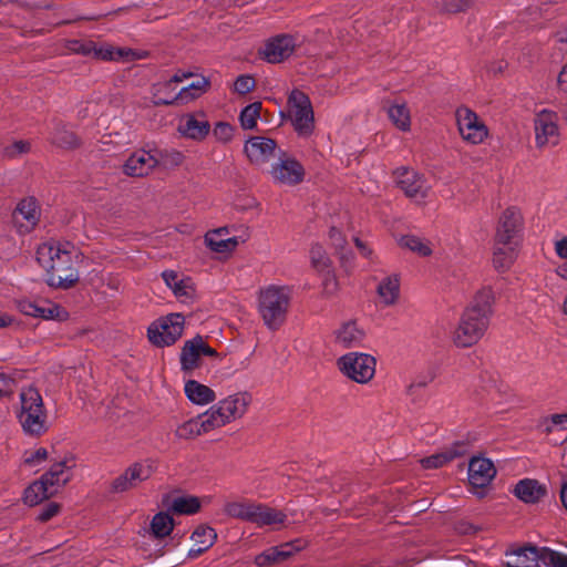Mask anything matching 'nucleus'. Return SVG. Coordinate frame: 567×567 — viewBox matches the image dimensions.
I'll use <instances>...</instances> for the list:
<instances>
[{"label":"nucleus","mask_w":567,"mask_h":567,"mask_svg":"<svg viewBox=\"0 0 567 567\" xmlns=\"http://www.w3.org/2000/svg\"><path fill=\"white\" fill-rule=\"evenodd\" d=\"M251 402L252 396L246 391L227 395L205 412L179 424L175 433L179 439H193L220 429L244 417Z\"/></svg>","instance_id":"obj_1"},{"label":"nucleus","mask_w":567,"mask_h":567,"mask_svg":"<svg viewBox=\"0 0 567 567\" xmlns=\"http://www.w3.org/2000/svg\"><path fill=\"white\" fill-rule=\"evenodd\" d=\"M75 250L70 243L45 241L37 249V260L43 268L50 287L68 289L79 280L74 268Z\"/></svg>","instance_id":"obj_2"},{"label":"nucleus","mask_w":567,"mask_h":567,"mask_svg":"<svg viewBox=\"0 0 567 567\" xmlns=\"http://www.w3.org/2000/svg\"><path fill=\"white\" fill-rule=\"evenodd\" d=\"M16 415L23 432L28 435L40 436L50 427L42 395L34 386L21 389Z\"/></svg>","instance_id":"obj_3"},{"label":"nucleus","mask_w":567,"mask_h":567,"mask_svg":"<svg viewBox=\"0 0 567 567\" xmlns=\"http://www.w3.org/2000/svg\"><path fill=\"white\" fill-rule=\"evenodd\" d=\"M291 293L290 287L279 285H269L260 290L258 310L269 329L276 330L285 321Z\"/></svg>","instance_id":"obj_4"},{"label":"nucleus","mask_w":567,"mask_h":567,"mask_svg":"<svg viewBox=\"0 0 567 567\" xmlns=\"http://www.w3.org/2000/svg\"><path fill=\"white\" fill-rule=\"evenodd\" d=\"M489 323L472 312L463 310L455 328L451 331V342L457 349L476 346L485 336Z\"/></svg>","instance_id":"obj_5"},{"label":"nucleus","mask_w":567,"mask_h":567,"mask_svg":"<svg viewBox=\"0 0 567 567\" xmlns=\"http://www.w3.org/2000/svg\"><path fill=\"white\" fill-rule=\"evenodd\" d=\"M455 122L461 138L470 145L483 144L489 136L485 122L468 106L455 110Z\"/></svg>","instance_id":"obj_6"},{"label":"nucleus","mask_w":567,"mask_h":567,"mask_svg":"<svg viewBox=\"0 0 567 567\" xmlns=\"http://www.w3.org/2000/svg\"><path fill=\"white\" fill-rule=\"evenodd\" d=\"M289 118L300 137H308L315 130V115L309 97L301 91L291 92L289 100Z\"/></svg>","instance_id":"obj_7"},{"label":"nucleus","mask_w":567,"mask_h":567,"mask_svg":"<svg viewBox=\"0 0 567 567\" xmlns=\"http://www.w3.org/2000/svg\"><path fill=\"white\" fill-rule=\"evenodd\" d=\"M396 186L403 194L416 204H423L432 192L426 177L417 171L402 166L393 173Z\"/></svg>","instance_id":"obj_8"},{"label":"nucleus","mask_w":567,"mask_h":567,"mask_svg":"<svg viewBox=\"0 0 567 567\" xmlns=\"http://www.w3.org/2000/svg\"><path fill=\"white\" fill-rule=\"evenodd\" d=\"M340 372L357 383L369 382L375 373V359L367 353L349 352L338 359Z\"/></svg>","instance_id":"obj_9"},{"label":"nucleus","mask_w":567,"mask_h":567,"mask_svg":"<svg viewBox=\"0 0 567 567\" xmlns=\"http://www.w3.org/2000/svg\"><path fill=\"white\" fill-rule=\"evenodd\" d=\"M184 324L185 319L181 313L159 318L148 327V339L157 347L171 346L183 334Z\"/></svg>","instance_id":"obj_10"},{"label":"nucleus","mask_w":567,"mask_h":567,"mask_svg":"<svg viewBox=\"0 0 567 567\" xmlns=\"http://www.w3.org/2000/svg\"><path fill=\"white\" fill-rule=\"evenodd\" d=\"M72 50L105 61H132L141 58V54L131 49L114 48L109 43H96L92 41L83 43L75 42Z\"/></svg>","instance_id":"obj_11"},{"label":"nucleus","mask_w":567,"mask_h":567,"mask_svg":"<svg viewBox=\"0 0 567 567\" xmlns=\"http://www.w3.org/2000/svg\"><path fill=\"white\" fill-rule=\"evenodd\" d=\"M155 472V463L152 460H143L130 465L112 483V488L116 493L126 492L135 488L147 481Z\"/></svg>","instance_id":"obj_12"},{"label":"nucleus","mask_w":567,"mask_h":567,"mask_svg":"<svg viewBox=\"0 0 567 567\" xmlns=\"http://www.w3.org/2000/svg\"><path fill=\"white\" fill-rule=\"evenodd\" d=\"M19 311L25 316L43 320L63 321L68 319V312L60 306L49 301L20 300L17 302Z\"/></svg>","instance_id":"obj_13"},{"label":"nucleus","mask_w":567,"mask_h":567,"mask_svg":"<svg viewBox=\"0 0 567 567\" xmlns=\"http://www.w3.org/2000/svg\"><path fill=\"white\" fill-rule=\"evenodd\" d=\"M176 130L186 140L202 142L210 133V124L204 113H187L178 118Z\"/></svg>","instance_id":"obj_14"},{"label":"nucleus","mask_w":567,"mask_h":567,"mask_svg":"<svg viewBox=\"0 0 567 567\" xmlns=\"http://www.w3.org/2000/svg\"><path fill=\"white\" fill-rule=\"evenodd\" d=\"M298 42V38L288 34L274 37L265 43L260 55L269 63H279L295 52Z\"/></svg>","instance_id":"obj_15"},{"label":"nucleus","mask_w":567,"mask_h":567,"mask_svg":"<svg viewBox=\"0 0 567 567\" xmlns=\"http://www.w3.org/2000/svg\"><path fill=\"white\" fill-rule=\"evenodd\" d=\"M523 216L517 207H507L499 216L495 239L499 244L517 243Z\"/></svg>","instance_id":"obj_16"},{"label":"nucleus","mask_w":567,"mask_h":567,"mask_svg":"<svg viewBox=\"0 0 567 567\" xmlns=\"http://www.w3.org/2000/svg\"><path fill=\"white\" fill-rule=\"evenodd\" d=\"M558 116L549 110H542L535 118L536 143L539 147L558 143Z\"/></svg>","instance_id":"obj_17"},{"label":"nucleus","mask_w":567,"mask_h":567,"mask_svg":"<svg viewBox=\"0 0 567 567\" xmlns=\"http://www.w3.org/2000/svg\"><path fill=\"white\" fill-rule=\"evenodd\" d=\"M277 144L264 136H252L245 142L244 152L251 164L261 167L275 157Z\"/></svg>","instance_id":"obj_18"},{"label":"nucleus","mask_w":567,"mask_h":567,"mask_svg":"<svg viewBox=\"0 0 567 567\" xmlns=\"http://www.w3.org/2000/svg\"><path fill=\"white\" fill-rule=\"evenodd\" d=\"M159 165L157 153L146 150L133 152L123 164V172L127 176L143 177Z\"/></svg>","instance_id":"obj_19"},{"label":"nucleus","mask_w":567,"mask_h":567,"mask_svg":"<svg viewBox=\"0 0 567 567\" xmlns=\"http://www.w3.org/2000/svg\"><path fill=\"white\" fill-rule=\"evenodd\" d=\"M269 173L272 181L280 185L298 184L305 176L301 164L291 157L279 158L271 165Z\"/></svg>","instance_id":"obj_20"},{"label":"nucleus","mask_w":567,"mask_h":567,"mask_svg":"<svg viewBox=\"0 0 567 567\" xmlns=\"http://www.w3.org/2000/svg\"><path fill=\"white\" fill-rule=\"evenodd\" d=\"M40 219V208L34 198L22 199L12 215L14 227L20 234L32 230Z\"/></svg>","instance_id":"obj_21"},{"label":"nucleus","mask_w":567,"mask_h":567,"mask_svg":"<svg viewBox=\"0 0 567 567\" xmlns=\"http://www.w3.org/2000/svg\"><path fill=\"white\" fill-rule=\"evenodd\" d=\"M75 465L74 456L71 454L65 455L62 460L53 463L50 470L41 477L45 480L49 488L56 494L72 478Z\"/></svg>","instance_id":"obj_22"},{"label":"nucleus","mask_w":567,"mask_h":567,"mask_svg":"<svg viewBox=\"0 0 567 567\" xmlns=\"http://www.w3.org/2000/svg\"><path fill=\"white\" fill-rule=\"evenodd\" d=\"M245 240L243 237H230L227 227L209 230L205 235L206 246L216 254H230Z\"/></svg>","instance_id":"obj_23"},{"label":"nucleus","mask_w":567,"mask_h":567,"mask_svg":"<svg viewBox=\"0 0 567 567\" xmlns=\"http://www.w3.org/2000/svg\"><path fill=\"white\" fill-rule=\"evenodd\" d=\"M496 475V468L489 458L473 456L468 463V481L473 486L484 487Z\"/></svg>","instance_id":"obj_24"},{"label":"nucleus","mask_w":567,"mask_h":567,"mask_svg":"<svg viewBox=\"0 0 567 567\" xmlns=\"http://www.w3.org/2000/svg\"><path fill=\"white\" fill-rule=\"evenodd\" d=\"M305 546V543L301 540H295L291 543H286L284 545H280L278 547H272L264 553L259 554L255 558V563L258 566H268L271 564L280 563L289 557H291L293 554L301 550Z\"/></svg>","instance_id":"obj_25"},{"label":"nucleus","mask_w":567,"mask_h":567,"mask_svg":"<svg viewBox=\"0 0 567 567\" xmlns=\"http://www.w3.org/2000/svg\"><path fill=\"white\" fill-rule=\"evenodd\" d=\"M494 301V290L491 287H483L475 293L473 300L464 310L472 312L478 318H483L484 321L489 323V319L493 313Z\"/></svg>","instance_id":"obj_26"},{"label":"nucleus","mask_w":567,"mask_h":567,"mask_svg":"<svg viewBox=\"0 0 567 567\" xmlns=\"http://www.w3.org/2000/svg\"><path fill=\"white\" fill-rule=\"evenodd\" d=\"M184 393L192 404L198 406L208 405L216 400V392L210 386L194 379L184 380Z\"/></svg>","instance_id":"obj_27"},{"label":"nucleus","mask_w":567,"mask_h":567,"mask_svg":"<svg viewBox=\"0 0 567 567\" xmlns=\"http://www.w3.org/2000/svg\"><path fill=\"white\" fill-rule=\"evenodd\" d=\"M540 551L536 547H523L506 551V567H539Z\"/></svg>","instance_id":"obj_28"},{"label":"nucleus","mask_w":567,"mask_h":567,"mask_svg":"<svg viewBox=\"0 0 567 567\" xmlns=\"http://www.w3.org/2000/svg\"><path fill=\"white\" fill-rule=\"evenodd\" d=\"M514 494L519 501L534 504L539 502L547 494V488L536 480L524 478L515 485Z\"/></svg>","instance_id":"obj_29"},{"label":"nucleus","mask_w":567,"mask_h":567,"mask_svg":"<svg viewBox=\"0 0 567 567\" xmlns=\"http://www.w3.org/2000/svg\"><path fill=\"white\" fill-rule=\"evenodd\" d=\"M396 243L402 249L411 251L419 257H430L433 254L432 243L414 234L402 235L398 237Z\"/></svg>","instance_id":"obj_30"},{"label":"nucleus","mask_w":567,"mask_h":567,"mask_svg":"<svg viewBox=\"0 0 567 567\" xmlns=\"http://www.w3.org/2000/svg\"><path fill=\"white\" fill-rule=\"evenodd\" d=\"M217 538V534L212 527L198 526L192 534L193 547L188 551L192 558L197 557L203 551L212 547Z\"/></svg>","instance_id":"obj_31"},{"label":"nucleus","mask_w":567,"mask_h":567,"mask_svg":"<svg viewBox=\"0 0 567 567\" xmlns=\"http://www.w3.org/2000/svg\"><path fill=\"white\" fill-rule=\"evenodd\" d=\"M164 505L169 512L179 515H192L197 513L200 508L199 499L192 495L166 497Z\"/></svg>","instance_id":"obj_32"},{"label":"nucleus","mask_w":567,"mask_h":567,"mask_svg":"<svg viewBox=\"0 0 567 567\" xmlns=\"http://www.w3.org/2000/svg\"><path fill=\"white\" fill-rule=\"evenodd\" d=\"M517 243L499 244L495 240L493 266L499 270H507L516 259Z\"/></svg>","instance_id":"obj_33"},{"label":"nucleus","mask_w":567,"mask_h":567,"mask_svg":"<svg viewBox=\"0 0 567 567\" xmlns=\"http://www.w3.org/2000/svg\"><path fill=\"white\" fill-rule=\"evenodd\" d=\"M336 341L344 348L355 347L363 339V331L353 321L342 323L334 331Z\"/></svg>","instance_id":"obj_34"},{"label":"nucleus","mask_w":567,"mask_h":567,"mask_svg":"<svg viewBox=\"0 0 567 567\" xmlns=\"http://www.w3.org/2000/svg\"><path fill=\"white\" fill-rule=\"evenodd\" d=\"M53 495H55L54 492L49 488L45 480L41 477L25 488L23 494V502L29 506H35Z\"/></svg>","instance_id":"obj_35"},{"label":"nucleus","mask_w":567,"mask_h":567,"mask_svg":"<svg viewBox=\"0 0 567 567\" xmlns=\"http://www.w3.org/2000/svg\"><path fill=\"white\" fill-rule=\"evenodd\" d=\"M203 352L199 350L196 338L185 342L181 352V368L183 371H193L199 365V359Z\"/></svg>","instance_id":"obj_36"},{"label":"nucleus","mask_w":567,"mask_h":567,"mask_svg":"<svg viewBox=\"0 0 567 567\" xmlns=\"http://www.w3.org/2000/svg\"><path fill=\"white\" fill-rule=\"evenodd\" d=\"M286 520L287 515L284 512L258 504V509L255 511L252 523L258 526H266L282 525Z\"/></svg>","instance_id":"obj_37"},{"label":"nucleus","mask_w":567,"mask_h":567,"mask_svg":"<svg viewBox=\"0 0 567 567\" xmlns=\"http://www.w3.org/2000/svg\"><path fill=\"white\" fill-rule=\"evenodd\" d=\"M392 125L403 133L411 131V110L405 102L392 104Z\"/></svg>","instance_id":"obj_38"},{"label":"nucleus","mask_w":567,"mask_h":567,"mask_svg":"<svg viewBox=\"0 0 567 567\" xmlns=\"http://www.w3.org/2000/svg\"><path fill=\"white\" fill-rule=\"evenodd\" d=\"M258 509L257 503L251 502H231L225 505V513L234 518H239L252 523L255 511Z\"/></svg>","instance_id":"obj_39"},{"label":"nucleus","mask_w":567,"mask_h":567,"mask_svg":"<svg viewBox=\"0 0 567 567\" xmlns=\"http://www.w3.org/2000/svg\"><path fill=\"white\" fill-rule=\"evenodd\" d=\"M209 85V81L204 78H197L195 81H193L189 85L183 87L176 99H181L184 102L192 101L202 94H204Z\"/></svg>","instance_id":"obj_40"},{"label":"nucleus","mask_w":567,"mask_h":567,"mask_svg":"<svg viewBox=\"0 0 567 567\" xmlns=\"http://www.w3.org/2000/svg\"><path fill=\"white\" fill-rule=\"evenodd\" d=\"M261 103L254 102L245 106L239 114V123L243 130H254L260 117Z\"/></svg>","instance_id":"obj_41"},{"label":"nucleus","mask_w":567,"mask_h":567,"mask_svg":"<svg viewBox=\"0 0 567 567\" xmlns=\"http://www.w3.org/2000/svg\"><path fill=\"white\" fill-rule=\"evenodd\" d=\"M174 527L173 518L168 513H157L151 523V529L155 537L162 538L171 534Z\"/></svg>","instance_id":"obj_42"},{"label":"nucleus","mask_w":567,"mask_h":567,"mask_svg":"<svg viewBox=\"0 0 567 567\" xmlns=\"http://www.w3.org/2000/svg\"><path fill=\"white\" fill-rule=\"evenodd\" d=\"M348 226H349L348 217L343 216V218L333 223L330 227L329 239L331 241V245L338 250L343 249V247L346 245L344 229Z\"/></svg>","instance_id":"obj_43"},{"label":"nucleus","mask_w":567,"mask_h":567,"mask_svg":"<svg viewBox=\"0 0 567 567\" xmlns=\"http://www.w3.org/2000/svg\"><path fill=\"white\" fill-rule=\"evenodd\" d=\"M458 453L456 450H446L421 460V464L424 468H437L441 467L452 460H454Z\"/></svg>","instance_id":"obj_44"},{"label":"nucleus","mask_w":567,"mask_h":567,"mask_svg":"<svg viewBox=\"0 0 567 567\" xmlns=\"http://www.w3.org/2000/svg\"><path fill=\"white\" fill-rule=\"evenodd\" d=\"M210 131L217 143L228 144L234 140L236 128L228 122L219 121L215 123L213 128L210 127Z\"/></svg>","instance_id":"obj_45"},{"label":"nucleus","mask_w":567,"mask_h":567,"mask_svg":"<svg viewBox=\"0 0 567 567\" xmlns=\"http://www.w3.org/2000/svg\"><path fill=\"white\" fill-rule=\"evenodd\" d=\"M540 563L547 567H567V554L550 548H542Z\"/></svg>","instance_id":"obj_46"},{"label":"nucleus","mask_w":567,"mask_h":567,"mask_svg":"<svg viewBox=\"0 0 567 567\" xmlns=\"http://www.w3.org/2000/svg\"><path fill=\"white\" fill-rule=\"evenodd\" d=\"M310 261L312 267L319 272L330 269L329 257L323 247L318 244L312 245L310 248Z\"/></svg>","instance_id":"obj_47"},{"label":"nucleus","mask_w":567,"mask_h":567,"mask_svg":"<svg viewBox=\"0 0 567 567\" xmlns=\"http://www.w3.org/2000/svg\"><path fill=\"white\" fill-rule=\"evenodd\" d=\"M48 458V451L44 447L25 451L23 454V464L29 468H37Z\"/></svg>","instance_id":"obj_48"},{"label":"nucleus","mask_w":567,"mask_h":567,"mask_svg":"<svg viewBox=\"0 0 567 567\" xmlns=\"http://www.w3.org/2000/svg\"><path fill=\"white\" fill-rule=\"evenodd\" d=\"M52 142L61 147H73L78 140L73 132L66 130L65 126H59L52 135Z\"/></svg>","instance_id":"obj_49"},{"label":"nucleus","mask_w":567,"mask_h":567,"mask_svg":"<svg viewBox=\"0 0 567 567\" xmlns=\"http://www.w3.org/2000/svg\"><path fill=\"white\" fill-rule=\"evenodd\" d=\"M475 0H442L439 10L445 13H460L468 10Z\"/></svg>","instance_id":"obj_50"},{"label":"nucleus","mask_w":567,"mask_h":567,"mask_svg":"<svg viewBox=\"0 0 567 567\" xmlns=\"http://www.w3.org/2000/svg\"><path fill=\"white\" fill-rule=\"evenodd\" d=\"M31 148V145L28 141H13L2 148L3 156L8 158H16L23 154H27Z\"/></svg>","instance_id":"obj_51"},{"label":"nucleus","mask_w":567,"mask_h":567,"mask_svg":"<svg viewBox=\"0 0 567 567\" xmlns=\"http://www.w3.org/2000/svg\"><path fill=\"white\" fill-rule=\"evenodd\" d=\"M174 295L183 302H188L195 296V288L190 279H181L172 289Z\"/></svg>","instance_id":"obj_52"},{"label":"nucleus","mask_w":567,"mask_h":567,"mask_svg":"<svg viewBox=\"0 0 567 567\" xmlns=\"http://www.w3.org/2000/svg\"><path fill=\"white\" fill-rule=\"evenodd\" d=\"M544 430L546 433L553 432L555 429H567V413H557L546 417L543 421Z\"/></svg>","instance_id":"obj_53"},{"label":"nucleus","mask_w":567,"mask_h":567,"mask_svg":"<svg viewBox=\"0 0 567 567\" xmlns=\"http://www.w3.org/2000/svg\"><path fill=\"white\" fill-rule=\"evenodd\" d=\"M159 158V165L165 167L178 166L183 161V155L177 151H166L157 154Z\"/></svg>","instance_id":"obj_54"},{"label":"nucleus","mask_w":567,"mask_h":567,"mask_svg":"<svg viewBox=\"0 0 567 567\" xmlns=\"http://www.w3.org/2000/svg\"><path fill=\"white\" fill-rule=\"evenodd\" d=\"M255 87V80L249 75H240L234 82V91L240 95L249 93Z\"/></svg>","instance_id":"obj_55"},{"label":"nucleus","mask_w":567,"mask_h":567,"mask_svg":"<svg viewBox=\"0 0 567 567\" xmlns=\"http://www.w3.org/2000/svg\"><path fill=\"white\" fill-rule=\"evenodd\" d=\"M323 274L326 275L323 279V292L327 296H331L338 290V281L336 276L330 272V269L326 270Z\"/></svg>","instance_id":"obj_56"},{"label":"nucleus","mask_w":567,"mask_h":567,"mask_svg":"<svg viewBox=\"0 0 567 567\" xmlns=\"http://www.w3.org/2000/svg\"><path fill=\"white\" fill-rule=\"evenodd\" d=\"M59 505L55 504V503H50L49 505H47L42 512L40 513L39 515V519L40 520H48L50 519L51 517L55 516L58 513H59Z\"/></svg>","instance_id":"obj_57"},{"label":"nucleus","mask_w":567,"mask_h":567,"mask_svg":"<svg viewBox=\"0 0 567 567\" xmlns=\"http://www.w3.org/2000/svg\"><path fill=\"white\" fill-rule=\"evenodd\" d=\"M378 293L381 298V300L385 303V305H389L390 303V281L388 279H385L384 281H382L379 287H378Z\"/></svg>","instance_id":"obj_58"},{"label":"nucleus","mask_w":567,"mask_h":567,"mask_svg":"<svg viewBox=\"0 0 567 567\" xmlns=\"http://www.w3.org/2000/svg\"><path fill=\"white\" fill-rule=\"evenodd\" d=\"M555 252L561 259H567V236L555 241Z\"/></svg>","instance_id":"obj_59"},{"label":"nucleus","mask_w":567,"mask_h":567,"mask_svg":"<svg viewBox=\"0 0 567 567\" xmlns=\"http://www.w3.org/2000/svg\"><path fill=\"white\" fill-rule=\"evenodd\" d=\"M163 279L165 281V284L171 288L173 289L175 285L178 284V281L181 280L177 276L176 272L172 271V270H166L163 272Z\"/></svg>","instance_id":"obj_60"},{"label":"nucleus","mask_w":567,"mask_h":567,"mask_svg":"<svg viewBox=\"0 0 567 567\" xmlns=\"http://www.w3.org/2000/svg\"><path fill=\"white\" fill-rule=\"evenodd\" d=\"M354 244L363 257L372 258V249L367 244H364L359 238H354Z\"/></svg>","instance_id":"obj_61"},{"label":"nucleus","mask_w":567,"mask_h":567,"mask_svg":"<svg viewBox=\"0 0 567 567\" xmlns=\"http://www.w3.org/2000/svg\"><path fill=\"white\" fill-rule=\"evenodd\" d=\"M196 338V341H197V344L199 347V350L203 352V355H210V357H214L216 355V351L210 348L202 337H195Z\"/></svg>","instance_id":"obj_62"},{"label":"nucleus","mask_w":567,"mask_h":567,"mask_svg":"<svg viewBox=\"0 0 567 567\" xmlns=\"http://www.w3.org/2000/svg\"><path fill=\"white\" fill-rule=\"evenodd\" d=\"M557 81L559 89L564 92H567V63L563 66L561 71L559 72Z\"/></svg>","instance_id":"obj_63"},{"label":"nucleus","mask_w":567,"mask_h":567,"mask_svg":"<svg viewBox=\"0 0 567 567\" xmlns=\"http://www.w3.org/2000/svg\"><path fill=\"white\" fill-rule=\"evenodd\" d=\"M11 380L4 375L0 374V395L7 393L10 390Z\"/></svg>","instance_id":"obj_64"}]
</instances>
